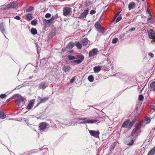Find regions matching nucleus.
Returning a JSON list of instances; mask_svg holds the SVG:
<instances>
[{
    "instance_id": "nucleus-1",
    "label": "nucleus",
    "mask_w": 155,
    "mask_h": 155,
    "mask_svg": "<svg viewBox=\"0 0 155 155\" xmlns=\"http://www.w3.org/2000/svg\"><path fill=\"white\" fill-rule=\"evenodd\" d=\"M78 120H81V121L76 122V123H78L79 124H83L86 123L93 124L96 122L98 123L100 122V121L99 120L94 119H87L86 118H80L78 119Z\"/></svg>"
},
{
    "instance_id": "nucleus-2",
    "label": "nucleus",
    "mask_w": 155,
    "mask_h": 155,
    "mask_svg": "<svg viewBox=\"0 0 155 155\" xmlns=\"http://www.w3.org/2000/svg\"><path fill=\"white\" fill-rule=\"evenodd\" d=\"M49 125L46 122H42L39 124V128L41 133L46 132L48 130Z\"/></svg>"
},
{
    "instance_id": "nucleus-3",
    "label": "nucleus",
    "mask_w": 155,
    "mask_h": 155,
    "mask_svg": "<svg viewBox=\"0 0 155 155\" xmlns=\"http://www.w3.org/2000/svg\"><path fill=\"white\" fill-rule=\"evenodd\" d=\"M77 60L71 61V63L72 64L75 63L76 64H80L84 59V57L82 54H80L77 55Z\"/></svg>"
},
{
    "instance_id": "nucleus-4",
    "label": "nucleus",
    "mask_w": 155,
    "mask_h": 155,
    "mask_svg": "<svg viewBox=\"0 0 155 155\" xmlns=\"http://www.w3.org/2000/svg\"><path fill=\"white\" fill-rule=\"evenodd\" d=\"M71 8L69 7H64L63 8V15L65 16H70L72 14Z\"/></svg>"
},
{
    "instance_id": "nucleus-5",
    "label": "nucleus",
    "mask_w": 155,
    "mask_h": 155,
    "mask_svg": "<svg viewBox=\"0 0 155 155\" xmlns=\"http://www.w3.org/2000/svg\"><path fill=\"white\" fill-rule=\"evenodd\" d=\"M148 35L149 38H152L151 42L153 44V42L155 43V32L153 30H150L148 32Z\"/></svg>"
},
{
    "instance_id": "nucleus-6",
    "label": "nucleus",
    "mask_w": 155,
    "mask_h": 155,
    "mask_svg": "<svg viewBox=\"0 0 155 155\" xmlns=\"http://www.w3.org/2000/svg\"><path fill=\"white\" fill-rule=\"evenodd\" d=\"M89 130V134L91 136H93L96 138H99V135L100 133L99 131Z\"/></svg>"
},
{
    "instance_id": "nucleus-7",
    "label": "nucleus",
    "mask_w": 155,
    "mask_h": 155,
    "mask_svg": "<svg viewBox=\"0 0 155 155\" xmlns=\"http://www.w3.org/2000/svg\"><path fill=\"white\" fill-rule=\"evenodd\" d=\"M18 6V3L16 2H10L6 5L7 8H16Z\"/></svg>"
},
{
    "instance_id": "nucleus-8",
    "label": "nucleus",
    "mask_w": 155,
    "mask_h": 155,
    "mask_svg": "<svg viewBox=\"0 0 155 155\" xmlns=\"http://www.w3.org/2000/svg\"><path fill=\"white\" fill-rule=\"evenodd\" d=\"M98 52V51L97 48H94L92 51H91L89 52V57H91L93 56H94L95 55L97 54Z\"/></svg>"
},
{
    "instance_id": "nucleus-9",
    "label": "nucleus",
    "mask_w": 155,
    "mask_h": 155,
    "mask_svg": "<svg viewBox=\"0 0 155 155\" xmlns=\"http://www.w3.org/2000/svg\"><path fill=\"white\" fill-rule=\"evenodd\" d=\"M89 12L88 8L85 10L84 12L80 15L79 18L81 19H83L86 18Z\"/></svg>"
},
{
    "instance_id": "nucleus-10",
    "label": "nucleus",
    "mask_w": 155,
    "mask_h": 155,
    "mask_svg": "<svg viewBox=\"0 0 155 155\" xmlns=\"http://www.w3.org/2000/svg\"><path fill=\"white\" fill-rule=\"evenodd\" d=\"M38 98L40 99V102L38 103L37 105L34 108H35L37 107L40 104L45 102L49 99V97H45L42 98L41 97H40L39 96L38 97Z\"/></svg>"
},
{
    "instance_id": "nucleus-11",
    "label": "nucleus",
    "mask_w": 155,
    "mask_h": 155,
    "mask_svg": "<svg viewBox=\"0 0 155 155\" xmlns=\"http://www.w3.org/2000/svg\"><path fill=\"white\" fill-rule=\"evenodd\" d=\"M48 86L46 82H42L39 84L38 88L39 89H44Z\"/></svg>"
},
{
    "instance_id": "nucleus-12",
    "label": "nucleus",
    "mask_w": 155,
    "mask_h": 155,
    "mask_svg": "<svg viewBox=\"0 0 155 155\" xmlns=\"http://www.w3.org/2000/svg\"><path fill=\"white\" fill-rule=\"evenodd\" d=\"M35 101V100L34 99L30 101L27 108V110H29L31 109L32 107L34 105Z\"/></svg>"
},
{
    "instance_id": "nucleus-13",
    "label": "nucleus",
    "mask_w": 155,
    "mask_h": 155,
    "mask_svg": "<svg viewBox=\"0 0 155 155\" xmlns=\"http://www.w3.org/2000/svg\"><path fill=\"white\" fill-rule=\"evenodd\" d=\"M24 99L22 97H20V98L16 100L15 102L17 104V105L19 107L21 104V103L24 101Z\"/></svg>"
},
{
    "instance_id": "nucleus-14",
    "label": "nucleus",
    "mask_w": 155,
    "mask_h": 155,
    "mask_svg": "<svg viewBox=\"0 0 155 155\" xmlns=\"http://www.w3.org/2000/svg\"><path fill=\"white\" fill-rule=\"evenodd\" d=\"M136 6V3L134 2H130L128 5V9L129 10L133 9Z\"/></svg>"
},
{
    "instance_id": "nucleus-15",
    "label": "nucleus",
    "mask_w": 155,
    "mask_h": 155,
    "mask_svg": "<svg viewBox=\"0 0 155 155\" xmlns=\"http://www.w3.org/2000/svg\"><path fill=\"white\" fill-rule=\"evenodd\" d=\"M0 30L1 32L6 37L5 34V28L3 22H2L0 24Z\"/></svg>"
},
{
    "instance_id": "nucleus-16",
    "label": "nucleus",
    "mask_w": 155,
    "mask_h": 155,
    "mask_svg": "<svg viewBox=\"0 0 155 155\" xmlns=\"http://www.w3.org/2000/svg\"><path fill=\"white\" fill-rule=\"evenodd\" d=\"M130 121V119H129L124 121L121 127L128 128L129 122Z\"/></svg>"
},
{
    "instance_id": "nucleus-17",
    "label": "nucleus",
    "mask_w": 155,
    "mask_h": 155,
    "mask_svg": "<svg viewBox=\"0 0 155 155\" xmlns=\"http://www.w3.org/2000/svg\"><path fill=\"white\" fill-rule=\"evenodd\" d=\"M71 69V67L68 65H64L62 68L63 70L67 72H69Z\"/></svg>"
},
{
    "instance_id": "nucleus-18",
    "label": "nucleus",
    "mask_w": 155,
    "mask_h": 155,
    "mask_svg": "<svg viewBox=\"0 0 155 155\" xmlns=\"http://www.w3.org/2000/svg\"><path fill=\"white\" fill-rule=\"evenodd\" d=\"M101 66H97L94 67L93 70L94 72L98 73L101 70Z\"/></svg>"
},
{
    "instance_id": "nucleus-19",
    "label": "nucleus",
    "mask_w": 155,
    "mask_h": 155,
    "mask_svg": "<svg viewBox=\"0 0 155 155\" xmlns=\"http://www.w3.org/2000/svg\"><path fill=\"white\" fill-rule=\"evenodd\" d=\"M88 39L87 38L83 39L81 41L82 45L84 46H86L88 44Z\"/></svg>"
},
{
    "instance_id": "nucleus-20",
    "label": "nucleus",
    "mask_w": 155,
    "mask_h": 155,
    "mask_svg": "<svg viewBox=\"0 0 155 155\" xmlns=\"http://www.w3.org/2000/svg\"><path fill=\"white\" fill-rule=\"evenodd\" d=\"M97 31L99 32H100L102 34L104 33L105 32V29L101 26V27H100L99 28H97Z\"/></svg>"
},
{
    "instance_id": "nucleus-21",
    "label": "nucleus",
    "mask_w": 155,
    "mask_h": 155,
    "mask_svg": "<svg viewBox=\"0 0 155 155\" xmlns=\"http://www.w3.org/2000/svg\"><path fill=\"white\" fill-rule=\"evenodd\" d=\"M135 123V120H133L130 122H129L128 124V129H130L134 125Z\"/></svg>"
},
{
    "instance_id": "nucleus-22",
    "label": "nucleus",
    "mask_w": 155,
    "mask_h": 155,
    "mask_svg": "<svg viewBox=\"0 0 155 155\" xmlns=\"http://www.w3.org/2000/svg\"><path fill=\"white\" fill-rule=\"evenodd\" d=\"M143 120H141L140 122H139L137 124L135 128H137V130H138L139 128H140L141 127L142 125H143Z\"/></svg>"
},
{
    "instance_id": "nucleus-23",
    "label": "nucleus",
    "mask_w": 155,
    "mask_h": 155,
    "mask_svg": "<svg viewBox=\"0 0 155 155\" xmlns=\"http://www.w3.org/2000/svg\"><path fill=\"white\" fill-rule=\"evenodd\" d=\"M75 44L72 42H70L67 46V48H68L71 49L74 46Z\"/></svg>"
},
{
    "instance_id": "nucleus-24",
    "label": "nucleus",
    "mask_w": 155,
    "mask_h": 155,
    "mask_svg": "<svg viewBox=\"0 0 155 155\" xmlns=\"http://www.w3.org/2000/svg\"><path fill=\"white\" fill-rule=\"evenodd\" d=\"M68 59L69 61L71 60L77 59V56L75 57L74 56L69 55L68 56Z\"/></svg>"
},
{
    "instance_id": "nucleus-25",
    "label": "nucleus",
    "mask_w": 155,
    "mask_h": 155,
    "mask_svg": "<svg viewBox=\"0 0 155 155\" xmlns=\"http://www.w3.org/2000/svg\"><path fill=\"white\" fill-rule=\"evenodd\" d=\"M117 144V143L116 142H115L113 143L110 146V148L109 149L111 151L113 150L115 146Z\"/></svg>"
},
{
    "instance_id": "nucleus-26",
    "label": "nucleus",
    "mask_w": 155,
    "mask_h": 155,
    "mask_svg": "<svg viewBox=\"0 0 155 155\" xmlns=\"http://www.w3.org/2000/svg\"><path fill=\"white\" fill-rule=\"evenodd\" d=\"M150 87L151 90H155V81L151 83Z\"/></svg>"
},
{
    "instance_id": "nucleus-27",
    "label": "nucleus",
    "mask_w": 155,
    "mask_h": 155,
    "mask_svg": "<svg viewBox=\"0 0 155 155\" xmlns=\"http://www.w3.org/2000/svg\"><path fill=\"white\" fill-rule=\"evenodd\" d=\"M74 44L78 49H81L82 48L81 45L79 42L76 41Z\"/></svg>"
},
{
    "instance_id": "nucleus-28",
    "label": "nucleus",
    "mask_w": 155,
    "mask_h": 155,
    "mask_svg": "<svg viewBox=\"0 0 155 155\" xmlns=\"http://www.w3.org/2000/svg\"><path fill=\"white\" fill-rule=\"evenodd\" d=\"M155 154V147L152 149L148 153L147 155H154Z\"/></svg>"
},
{
    "instance_id": "nucleus-29",
    "label": "nucleus",
    "mask_w": 155,
    "mask_h": 155,
    "mask_svg": "<svg viewBox=\"0 0 155 155\" xmlns=\"http://www.w3.org/2000/svg\"><path fill=\"white\" fill-rule=\"evenodd\" d=\"M6 117V115L2 111H0V118L2 119H4Z\"/></svg>"
},
{
    "instance_id": "nucleus-30",
    "label": "nucleus",
    "mask_w": 155,
    "mask_h": 155,
    "mask_svg": "<svg viewBox=\"0 0 155 155\" xmlns=\"http://www.w3.org/2000/svg\"><path fill=\"white\" fill-rule=\"evenodd\" d=\"M31 33L34 35H36L37 33V30L35 28H32L31 30Z\"/></svg>"
},
{
    "instance_id": "nucleus-31",
    "label": "nucleus",
    "mask_w": 155,
    "mask_h": 155,
    "mask_svg": "<svg viewBox=\"0 0 155 155\" xmlns=\"http://www.w3.org/2000/svg\"><path fill=\"white\" fill-rule=\"evenodd\" d=\"M44 23L45 24H49L50 23L52 24V22H51V20H47L44 19L43 21Z\"/></svg>"
},
{
    "instance_id": "nucleus-32",
    "label": "nucleus",
    "mask_w": 155,
    "mask_h": 155,
    "mask_svg": "<svg viewBox=\"0 0 155 155\" xmlns=\"http://www.w3.org/2000/svg\"><path fill=\"white\" fill-rule=\"evenodd\" d=\"M88 81L90 82H92L94 80L93 76L92 75L89 76L88 77Z\"/></svg>"
},
{
    "instance_id": "nucleus-33",
    "label": "nucleus",
    "mask_w": 155,
    "mask_h": 155,
    "mask_svg": "<svg viewBox=\"0 0 155 155\" xmlns=\"http://www.w3.org/2000/svg\"><path fill=\"white\" fill-rule=\"evenodd\" d=\"M145 120L146 122V124H148L150 122V118L147 116H146L145 117Z\"/></svg>"
},
{
    "instance_id": "nucleus-34",
    "label": "nucleus",
    "mask_w": 155,
    "mask_h": 155,
    "mask_svg": "<svg viewBox=\"0 0 155 155\" xmlns=\"http://www.w3.org/2000/svg\"><path fill=\"white\" fill-rule=\"evenodd\" d=\"M33 18L32 15L30 14H28L27 15V19L28 20H30Z\"/></svg>"
},
{
    "instance_id": "nucleus-35",
    "label": "nucleus",
    "mask_w": 155,
    "mask_h": 155,
    "mask_svg": "<svg viewBox=\"0 0 155 155\" xmlns=\"http://www.w3.org/2000/svg\"><path fill=\"white\" fill-rule=\"evenodd\" d=\"M94 26L97 29L101 27L100 24L98 22L95 23Z\"/></svg>"
},
{
    "instance_id": "nucleus-36",
    "label": "nucleus",
    "mask_w": 155,
    "mask_h": 155,
    "mask_svg": "<svg viewBox=\"0 0 155 155\" xmlns=\"http://www.w3.org/2000/svg\"><path fill=\"white\" fill-rule=\"evenodd\" d=\"M153 21V17L152 15L150 18H148L147 19V23H152Z\"/></svg>"
},
{
    "instance_id": "nucleus-37",
    "label": "nucleus",
    "mask_w": 155,
    "mask_h": 155,
    "mask_svg": "<svg viewBox=\"0 0 155 155\" xmlns=\"http://www.w3.org/2000/svg\"><path fill=\"white\" fill-rule=\"evenodd\" d=\"M134 143V140L133 139L131 140L130 142H127L126 143V144L127 145H130V146L132 145Z\"/></svg>"
},
{
    "instance_id": "nucleus-38",
    "label": "nucleus",
    "mask_w": 155,
    "mask_h": 155,
    "mask_svg": "<svg viewBox=\"0 0 155 155\" xmlns=\"http://www.w3.org/2000/svg\"><path fill=\"white\" fill-rule=\"evenodd\" d=\"M118 41V39L117 38H114L112 41V43L113 44H115Z\"/></svg>"
},
{
    "instance_id": "nucleus-39",
    "label": "nucleus",
    "mask_w": 155,
    "mask_h": 155,
    "mask_svg": "<svg viewBox=\"0 0 155 155\" xmlns=\"http://www.w3.org/2000/svg\"><path fill=\"white\" fill-rule=\"evenodd\" d=\"M137 128H134L133 129V130H132V132H131V136H133L136 133L137 131Z\"/></svg>"
},
{
    "instance_id": "nucleus-40",
    "label": "nucleus",
    "mask_w": 155,
    "mask_h": 155,
    "mask_svg": "<svg viewBox=\"0 0 155 155\" xmlns=\"http://www.w3.org/2000/svg\"><path fill=\"white\" fill-rule=\"evenodd\" d=\"M34 7L32 6H30L28 7L26 10V12H30L33 10Z\"/></svg>"
},
{
    "instance_id": "nucleus-41",
    "label": "nucleus",
    "mask_w": 155,
    "mask_h": 155,
    "mask_svg": "<svg viewBox=\"0 0 155 155\" xmlns=\"http://www.w3.org/2000/svg\"><path fill=\"white\" fill-rule=\"evenodd\" d=\"M120 12H117L115 15L114 17L113 18V19L112 20V21H114L115 20V19H116L117 17L119 15Z\"/></svg>"
},
{
    "instance_id": "nucleus-42",
    "label": "nucleus",
    "mask_w": 155,
    "mask_h": 155,
    "mask_svg": "<svg viewBox=\"0 0 155 155\" xmlns=\"http://www.w3.org/2000/svg\"><path fill=\"white\" fill-rule=\"evenodd\" d=\"M86 3V6H88L90 5L92 3V2L91 1H90L89 0L85 2Z\"/></svg>"
},
{
    "instance_id": "nucleus-43",
    "label": "nucleus",
    "mask_w": 155,
    "mask_h": 155,
    "mask_svg": "<svg viewBox=\"0 0 155 155\" xmlns=\"http://www.w3.org/2000/svg\"><path fill=\"white\" fill-rule=\"evenodd\" d=\"M21 96L19 94H14L12 98V99H14L16 97H19Z\"/></svg>"
},
{
    "instance_id": "nucleus-44",
    "label": "nucleus",
    "mask_w": 155,
    "mask_h": 155,
    "mask_svg": "<svg viewBox=\"0 0 155 155\" xmlns=\"http://www.w3.org/2000/svg\"><path fill=\"white\" fill-rule=\"evenodd\" d=\"M31 24L33 25H36L37 24V21L35 20H33L31 21Z\"/></svg>"
},
{
    "instance_id": "nucleus-45",
    "label": "nucleus",
    "mask_w": 155,
    "mask_h": 155,
    "mask_svg": "<svg viewBox=\"0 0 155 155\" xmlns=\"http://www.w3.org/2000/svg\"><path fill=\"white\" fill-rule=\"evenodd\" d=\"M143 97L142 95H140L138 97V100L140 101H142L143 99Z\"/></svg>"
},
{
    "instance_id": "nucleus-46",
    "label": "nucleus",
    "mask_w": 155,
    "mask_h": 155,
    "mask_svg": "<svg viewBox=\"0 0 155 155\" xmlns=\"http://www.w3.org/2000/svg\"><path fill=\"white\" fill-rule=\"evenodd\" d=\"M7 95L5 94H2L0 95V98L1 99H3L6 97Z\"/></svg>"
},
{
    "instance_id": "nucleus-47",
    "label": "nucleus",
    "mask_w": 155,
    "mask_h": 155,
    "mask_svg": "<svg viewBox=\"0 0 155 155\" xmlns=\"http://www.w3.org/2000/svg\"><path fill=\"white\" fill-rule=\"evenodd\" d=\"M51 14L49 13L46 14L45 15V17L47 18H48L51 16Z\"/></svg>"
},
{
    "instance_id": "nucleus-48",
    "label": "nucleus",
    "mask_w": 155,
    "mask_h": 155,
    "mask_svg": "<svg viewBox=\"0 0 155 155\" xmlns=\"http://www.w3.org/2000/svg\"><path fill=\"white\" fill-rule=\"evenodd\" d=\"M122 17L121 16H120L119 17H118L116 19V22H117L118 21H120L121 20V19Z\"/></svg>"
},
{
    "instance_id": "nucleus-49",
    "label": "nucleus",
    "mask_w": 155,
    "mask_h": 155,
    "mask_svg": "<svg viewBox=\"0 0 155 155\" xmlns=\"http://www.w3.org/2000/svg\"><path fill=\"white\" fill-rule=\"evenodd\" d=\"M7 9H8V8H7L6 5L5 6L2 7L1 8L0 10L1 9L2 10L4 11Z\"/></svg>"
},
{
    "instance_id": "nucleus-50",
    "label": "nucleus",
    "mask_w": 155,
    "mask_h": 155,
    "mask_svg": "<svg viewBox=\"0 0 155 155\" xmlns=\"http://www.w3.org/2000/svg\"><path fill=\"white\" fill-rule=\"evenodd\" d=\"M42 148H40V150H45V152H47L48 151V149L47 148H45L41 149Z\"/></svg>"
},
{
    "instance_id": "nucleus-51",
    "label": "nucleus",
    "mask_w": 155,
    "mask_h": 155,
    "mask_svg": "<svg viewBox=\"0 0 155 155\" xmlns=\"http://www.w3.org/2000/svg\"><path fill=\"white\" fill-rule=\"evenodd\" d=\"M96 13V11L94 10H92L90 12V14L91 15L94 14Z\"/></svg>"
},
{
    "instance_id": "nucleus-52",
    "label": "nucleus",
    "mask_w": 155,
    "mask_h": 155,
    "mask_svg": "<svg viewBox=\"0 0 155 155\" xmlns=\"http://www.w3.org/2000/svg\"><path fill=\"white\" fill-rule=\"evenodd\" d=\"M148 55L149 56H150V57H151V58H153L154 57V54L152 53H151V52H150V53H149V54H148Z\"/></svg>"
},
{
    "instance_id": "nucleus-53",
    "label": "nucleus",
    "mask_w": 155,
    "mask_h": 155,
    "mask_svg": "<svg viewBox=\"0 0 155 155\" xmlns=\"http://www.w3.org/2000/svg\"><path fill=\"white\" fill-rule=\"evenodd\" d=\"M75 77H73L71 79L70 81V82L71 83H72L75 81Z\"/></svg>"
},
{
    "instance_id": "nucleus-54",
    "label": "nucleus",
    "mask_w": 155,
    "mask_h": 155,
    "mask_svg": "<svg viewBox=\"0 0 155 155\" xmlns=\"http://www.w3.org/2000/svg\"><path fill=\"white\" fill-rule=\"evenodd\" d=\"M151 108L155 110V103H154L153 104L151 107Z\"/></svg>"
},
{
    "instance_id": "nucleus-55",
    "label": "nucleus",
    "mask_w": 155,
    "mask_h": 155,
    "mask_svg": "<svg viewBox=\"0 0 155 155\" xmlns=\"http://www.w3.org/2000/svg\"><path fill=\"white\" fill-rule=\"evenodd\" d=\"M14 18L16 20H19L21 19V18L19 16L17 15L14 17Z\"/></svg>"
},
{
    "instance_id": "nucleus-56",
    "label": "nucleus",
    "mask_w": 155,
    "mask_h": 155,
    "mask_svg": "<svg viewBox=\"0 0 155 155\" xmlns=\"http://www.w3.org/2000/svg\"><path fill=\"white\" fill-rule=\"evenodd\" d=\"M55 19L54 18V16H52L51 17V19H50L51 20V22H52V23H53V21H54Z\"/></svg>"
},
{
    "instance_id": "nucleus-57",
    "label": "nucleus",
    "mask_w": 155,
    "mask_h": 155,
    "mask_svg": "<svg viewBox=\"0 0 155 155\" xmlns=\"http://www.w3.org/2000/svg\"><path fill=\"white\" fill-rule=\"evenodd\" d=\"M135 30V28H131L129 29V31H134Z\"/></svg>"
},
{
    "instance_id": "nucleus-58",
    "label": "nucleus",
    "mask_w": 155,
    "mask_h": 155,
    "mask_svg": "<svg viewBox=\"0 0 155 155\" xmlns=\"http://www.w3.org/2000/svg\"><path fill=\"white\" fill-rule=\"evenodd\" d=\"M54 18L55 19H57V18L61 17H59L58 16V14H56V15H55L54 16Z\"/></svg>"
},
{
    "instance_id": "nucleus-59",
    "label": "nucleus",
    "mask_w": 155,
    "mask_h": 155,
    "mask_svg": "<svg viewBox=\"0 0 155 155\" xmlns=\"http://www.w3.org/2000/svg\"><path fill=\"white\" fill-rule=\"evenodd\" d=\"M64 124L66 125H71V124L70 123H69L68 124L67 123V122H64Z\"/></svg>"
},
{
    "instance_id": "nucleus-60",
    "label": "nucleus",
    "mask_w": 155,
    "mask_h": 155,
    "mask_svg": "<svg viewBox=\"0 0 155 155\" xmlns=\"http://www.w3.org/2000/svg\"><path fill=\"white\" fill-rule=\"evenodd\" d=\"M147 12H148V13L151 14V12H150V9H147Z\"/></svg>"
},
{
    "instance_id": "nucleus-61",
    "label": "nucleus",
    "mask_w": 155,
    "mask_h": 155,
    "mask_svg": "<svg viewBox=\"0 0 155 155\" xmlns=\"http://www.w3.org/2000/svg\"><path fill=\"white\" fill-rule=\"evenodd\" d=\"M11 99H7L6 101V102H9V101H10Z\"/></svg>"
},
{
    "instance_id": "nucleus-62",
    "label": "nucleus",
    "mask_w": 155,
    "mask_h": 155,
    "mask_svg": "<svg viewBox=\"0 0 155 155\" xmlns=\"http://www.w3.org/2000/svg\"><path fill=\"white\" fill-rule=\"evenodd\" d=\"M73 52V51H70L69 52L70 53H72Z\"/></svg>"
},
{
    "instance_id": "nucleus-63",
    "label": "nucleus",
    "mask_w": 155,
    "mask_h": 155,
    "mask_svg": "<svg viewBox=\"0 0 155 155\" xmlns=\"http://www.w3.org/2000/svg\"><path fill=\"white\" fill-rule=\"evenodd\" d=\"M17 89H19V88H15L14 89V90Z\"/></svg>"
},
{
    "instance_id": "nucleus-64",
    "label": "nucleus",
    "mask_w": 155,
    "mask_h": 155,
    "mask_svg": "<svg viewBox=\"0 0 155 155\" xmlns=\"http://www.w3.org/2000/svg\"><path fill=\"white\" fill-rule=\"evenodd\" d=\"M63 50V52H64V50Z\"/></svg>"
}]
</instances>
